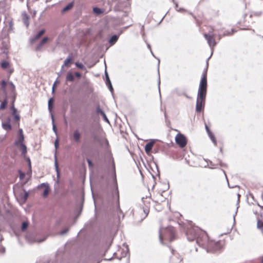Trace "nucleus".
Segmentation results:
<instances>
[{"label":"nucleus","instance_id":"obj_1","mask_svg":"<svg viewBox=\"0 0 263 263\" xmlns=\"http://www.w3.org/2000/svg\"><path fill=\"white\" fill-rule=\"evenodd\" d=\"M186 235L189 241H192L196 239L198 246L205 249L207 252L219 251L223 248L224 245L222 241L209 240L205 232L197 227H194L188 230Z\"/></svg>","mask_w":263,"mask_h":263},{"label":"nucleus","instance_id":"obj_2","mask_svg":"<svg viewBox=\"0 0 263 263\" xmlns=\"http://www.w3.org/2000/svg\"><path fill=\"white\" fill-rule=\"evenodd\" d=\"M207 91L206 69L202 73L198 90L196 104V111L200 112L204 106Z\"/></svg>","mask_w":263,"mask_h":263},{"label":"nucleus","instance_id":"obj_3","mask_svg":"<svg viewBox=\"0 0 263 263\" xmlns=\"http://www.w3.org/2000/svg\"><path fill=\"white\" fill-rule=\"evenodd\" d=\"M172 241L175 239V230L173 227H168L166 228H161L159 230V239L161 243H162V239Z\"/></svg>","mask_w":263,"mask_h":263},{"label":"nucleus","instance_id":"obj_4","mask_svg":"<svg viewBox=\"0 0 263 263\" xmlns=\"http://www.w3.org/2000/svg\"><path fill=\"white\" fill-rule=\"evenodd\" d=\"M24 136H18L17 139L14 143V145L17 147L21 151L22 155L25 157L27 150V146L24 143Z\"/></svg>","mask_w":263,"mask_h":263},{"label":"nucleus","instance_id":"obj_5","mask_svg":"<svg viewBox=\"0 0 263 263\" xmlns=\"http://www.w3.org/2000/svg\"><path fill=\"white\" fill-rule=\"evenodd\" d=\"M203 35L207 41L209 45L211 47L212 50L213 51V47L215 46L216 44V42L215 40L216 34H208L207 33H204Z\"/></svg>","mask_w":263,"mask_h":263},{"label":"nucleus","instance_id":"obj_6","mask_svg":"<svg viewBox=\"0 0 263 263\" xmlns=\"http://www.w3.org/2000/svg\"><path fill=\"white\" fill-rule=\"evenodd\" d=\"M175 141L176 143L182 148L185 147L187 143L185 137L181 134H178L176 135Z\"/></svg>","mask_w":263,"mask_h":263},{"label":"nucleus","instance_id":"obj_7","mask_svg":"<svg viewBox=\"0 0 263 263\" xmlns=\"http://www.w3.org/2000/svg\"><path fill=\"white\" fill-rule=\"evenodd\" d=\"M172 255L170 256V263H181L182 260L181 256L177 252L171 249Z\"/></svg>","mask_w":263,"mask_h":263},{"label":"nucleus","instance_id":"obj_8","mask_svg":"<svg viewBox=\"0 0 263 263\" xmlns=\"http://www.w3.org/2000/svg\"><path fill=\"white\" fill-rule=\"evenodd\" d=\"M257 205L261 208L259 215H257V227L259 229L263 228V206L257 203Z\"/></svg>","mask_w":263,"mask_h":263},{"label":"nucleus","instance_id":"obj_9","mask_svg":"<svg viewBox=\"0 0 263 263\" xmlns=\"http://www.w3.org/2000/svg\"><path fill=\"white\" fill-rule=\"evenodd\" d=\"M10 110L12 115L13 116L14 123H15L17 126L19 125V121L20 120V116L17 112L16 108L14 107L13 104L10 108Z\"/></svg>","mask_w":263,"mask_h":263},{"label":"nucleus","instance_id":"obj_10","mask_svg":"<svg viewBox=\"0 0 263 263\" xmlns=\"http://www.w3.org/2000/svg\"><path fill=\"white\" fill-rule=\"evenodd\" d=\"M129 5L128 0H118L115 7L118 10H122L124 8L128 7Z\"/></svg>","mask_w":263,"mask_h":263},{"label":"nucleus","instance_id":"obj_11","mask_svg":"<svg viewBox=\"0 0 263 263\" xmlns=\"http://www.w3.org/2000/svg\"><path fill=\"white\" fill-rule=\"evenodd\" d=\"M142 200L144 204V206L143 207V212L147 215L149 213V208L150 207V199L144 198V197L142 198Z\"/></svg>","mask_w":263,"mask_h":263},{"label":"nucleus","instance_id":"obj_12","mask_svg":"<svg viewBox=\"0 0 263 263\" xmlns=\"http://www.w3.org/2000/svg\"><path fill=\"white\" fill-rule=\"evenodd\" d=\"M45 31L44 29L40 30L36 35L30 39V43L32 44L35 42L45 33Z\"/></svg>","mask_w":263,"mask_h":263},{"label":"nucleus","instance_id":"obj_13","mask_svg":"<svg viewBox=\"0 0 263 263\" xmlns=\"http://www.w3.org/2000/svg\"><path fill=\"white\" fill-rule=\"evenodd\" d=\"M73 138L76 142H77V143L80 142V138H81V134L78 129L74 130V131L73 133Z\"/></svg>","mask_w":263,"mask_h":263},{"label":"nucleus","instance_id":"obj_14","mask_svg":"<svg viewBox=\"0 0 263 263\" xmlns=\"http://www.w3.org/2000/svg\"><path fill=\"white\" fill-rule=\"evenodd\" d=\"M74 81V75L71 71H68L66 77V81L72 82Z\"/></svg>","mask_w":263,"mask_h":263},{"label":"nucleus","instance_id":"obj_15","mask_svg":"<svg viewBox=\"0 0 263 263\" xmlns=\"http://www.w3.org/2000/svg\"><path fill=\"white\" fill-rule=\"evenodd\" d=\"M154 142H155L154 141H151L145 145V151L147 154L149 153L152 149Z\"/></svg>","mask_w":263,"mask_h":263},{"label":"nucleus","instance_id":"obj_16","mask_svg":"<svg viewBox=\"0 0 263 263\" xmlns=\"http://www.w3.org/2000/svg\"><path fill=\"white\" fill-rule=\"evenodd\" d=\"M2 127L6 130H10L12 129V126L9 122H4L2 123Z\"/></svg>","mask_w":263,"mask_h":263},{"label":"nucleus","instance_id":"obj_17","mask_svg":"<svg viewBox=\"0 0 263 263\" xmlns=\"http://www.w3.org/2000/svg\"><path fill=\"white\" fill-rule=\"evenodd\" d=\"M74 5V3L73 2L69 3L66 7H65L62 10V12H66L70 9H71Z\"/></svg>","mask_w":263,"mask_h":263},{"label":"nucleus","instance_id":"obj_18","mask_svg":"<svg viewBox=\"0 0 263 263\" xmlns=\"http://www.w3.org/2000/svg\"><path fill=\"white\" fill-rule=\"evenodd\" d=\"M118 39V36L117 35H114L110 37L109 40V43L111 45H113L117 41Z\"/></svg>","mask_w":263,"mask_h":263},{"label":"nucleus","instance_id":"obj_19","mask_svg":"<svg viewBox=\"0 0 263 263\" xmlns=\"http://www.w3.org/2000/svg\"><path fill=\"white\" fill-rule=\"evenodd\" d=\"M53 102L52 98H50L48 101V110L50 112L52 111Z\"/></svg>","mask_w":263,"mask_h":263},{"label":"nucleus","instance_id":"obj_20","mask_svg":"<svg viewBox=\"0 0 263 263\" xmlns=\"http://www.w3.org/2000/svg\"><path fill=\"white\" fill-rule=\"evenodd\" d=\"M72 63V59L71 57L69 56L65 61L64 62V64L62 65L64 67L66 66H67L69 64H70Z\"/></svg>","mask_w":263,"mask_h":263},{"label":"nucleus","instance_id":"obj_21","mask_svg":"<svg viewBox=\"0 0 263 263\" xmlns=\"http://www.w3.org/2000/svg\"><path fill=\"white\" fill-rule=\"evenodd\" d=\"M208 135L211 140L212 141L213 143L214 144V145H216L217 141L214 134L211 132L210 133H209Z\"/></svg>","mask_w":263,"mask_h":263},{"label":"nucleus","instance_id":"obj_22","mask_svg":"<svg viewBox=\"0 0 263 263\" xmlns=\"http://www.w3.org/2000/svg\"><path fill=\"white\" fill-rule=\"evenodd\" d=\"M54 165H55V170H56V172L57 173V177H59V169H58V165L56 154H55V155H54Z\"/></svg>","mask_w":263,"mask_h":263},{"label":"nucleus","instance_id":"obj_23","mask_svg":"<svg viewBox=\"0 0 263 263\" xmlns=\"http://www.w3.org/2000/svg\"><path fill=\"white\" fill-rule=\"evenodd\" d=\"M114 181H115V184L116 185V189H115V192L116 196H117L118 200H119V192L118 190V187L117 186V181H116L115 173H114Z\"/></svg>","mask_w":263,"mask_h":263},{"label":"nucleus","instance_id":"obj_24","mask_svg":"<svg viewBox=\"0 0 263 263\" xmlns=\"http://www.w3.org/2000/svg\"><path fill=\"white\" fill-rule=\"evenodd\" d=\"M29 196V193L26 191H24V194L22 196V199L25 202L27 200Z\"/></svg>","mask_w":263,"mask_h":263},{"label":"nucleus","instance_id":"obj_25","mask_svg":"<svg viewBox=\"0 0 263 263\" xmlns=\"http://www.w3.org/2000/svg\"><path fill=\"white\" fill-rule=\"evenodd\" d=\"M28 227V222L27 221H24L21 226V230L22 231H25Z\"/></svg>","mask_w":263,"mask_h":263},{"label":"nucleus","instance_id":"obj_26","mask_svg":"<svg viewBox=\"0 0 263 263\" xmlns=\"http://www.w3.org/2000/svg\"><path fill=\"white\" fill-rule=\"evenodd\" d=\"M7 104V99H5L0 105V109H4L6 108V105Z\"/></svg>","mask_w":263,"mask_h":263},{"label":"nucleus","instance_id":"obj_27","mask_svg":"<svg viewBox=\"0 0 263 263\" xmlns=\"http://www.w3.org/2000/svg\"><path fill=\"white\" fill-rule=\"evenodd\" d=\"M49 188L48 185L47 184L46 188L45 189V190L44 191L43 194V197H46L49 194Z\"/></svg>","mask_w":263,"mask_h":263},{"label":"nucleus","instance_id":"obj_28","mask_svg":"<svg viewBox=\"0 0 263 263\" xmlns=\"http://www.w3.org/2000/svg\"><path fill=\"white\" fill-rule=\"evenodd\" d=\"M9 63L6 61H3L2 62L1 66L3 68H6L9 66Z\"/></svg>","mask_w":263,"mask_h":263},{"label":"nucleus","instance_id":"obj_29","mask_svg":"<svg viewBox=\"0 0 263 263\" xmlns=\"http://www.w3.org/2000/svg\"><path fill=\"white\" fill-rule=\"evenodd\" d=\"M64 67L62 66L60 71L57 73L58 79H59L62 76V73L64 72Z\"/></svg>","mask_w":263,"mask_h":263},{"label":"nucleus","instance_id":"obj_30","mask_svg":"<svg viewBox=\"0 0 263 263\" xmlns=\"http://www.w3.org/2000/svg\"><path fill=\"white\" fill-rule=\"evenodd\" d=\"M96 112L98 114H100L101 115H103L104 113V111H103L99 106H98L96 108Z\"/></svg>","mask_w":263,"mask_h":263},{"label":"nucleus","instance_id":"obj_31","mask_svg":"<svg viewBox=\"0 0 263 263\" xmlns=\"http://www.w3.org/2000/svg\"><path fill=\"white\" fill-rule=\"evenodd\" d=\"M93 11L97 13V14H100L101 13V10L100 8L97 7H95L93 8Z\"/></svg>","mask_w":263,"mask_h":263},{"label":"nucleus","instance_id":"obj_32","mask_svg":"<svg viewBox=\"0 0 263 263\" xmlns=\"http://www.w3.org/2000/svg\"><path fill=\"white\" fill-rule=\"evenodd\" d=\"M234 32L233 29H232L231 31H227L224 33L223 35H230L232 34Z\"/></svg>","mask_w":263,"mask_h":263},{"label":"nucleus","instance_id":"obj_33","mask_svg":"<svg viewBox=\"0 0 263 263\" xmlns=\"http://www.w3.org/2000/svg\"><path fill=\"white\" fill-rule=\"evenodd\" d=\"M76 65L77 67H78L80 69H83L84 68V66L81 63L77 62L76 63Z\"/></svg>","mask_w":263,"mask_h":263},{"label":"nucleus","instance_id":"obj_34","mask_svg":"<svg viewBox=\"0 0 263 263\" xmlns=\"http://www.w3.org/2000/svg\"><path fill=\"white\" fill-rule=\"evenodd\" d=\"M217 165L214 164L212 161H210L209 168L211 169H215L217 168Z\"/></svg>","mask_w":263,"mask_h":263},{"label":"nucleus","instance_id":"obj_35","mask_svg":"<svg viewBox=\"0 0 263 263\" xmlns=\"http://www.w3.org/2000/svg\"><path fill=\"white\" fill-rule=\"evenodd\" d=\"M48 40V38L47 37H45L42 40L40 43L41 44V45H43L47 42Z\"/></svg>","mask_w":263,"mask_h":263},{"label":"nucleus","instance_id":"obj_36","mask_svg":"<svg viewBox=\"0 0 263 263\" xmlns=\"http://www.w3.org/2000/svg\"><path fill=\"white\" fill-rule=\"evenodd\" d=\"M24 23L27 27L29 26L28 17L26 16V18L24 19Z\"/></svg>","mask_w":263,"mask_h":263},{"label":"nucleus","instance_id":"obj_37","mask_svg":"<svg viewBox=\"0 0 263 263\" xmlns=\"http://www.w3.org/2000/svg\"><path fill=\"white\" fill-rule=\"evenodd\" d=\"M58 83H59V81L58 80V79L57 78L53 84L52 88V92H54L55 86L56 84H57Z\"/></svg>","mask_w":263,"mask_h":263},{"label":"nucleus","instance_id":"obj_38","mask_svg":"<svg viewBox=\"0 0 263 263\" xmlns=\"http://www.w3.org/2000/svg\"><path fill=\"white\" fill-rule=\"evenodd\" d=\"M87 161L89 167L92 168L93 166V165L91 161L89 159H87Z\"/></svg>","mask_w":263,"mask_h":263},{"label":"nucleus","instance_id":"obj_39","mask_svg":"<svg viewBox=\"0 0 263 263\" xmlns=\"http://www.w3.org/2000/svg\"><path fill=\"white\" fill-rule=\"evenodd\" d=\"M19 173H20V180H23L24 177H25V174L23 172H22L21 171H19Z\"/></svg>","mask_w":263,"mask_h":263},{"label":"nucleus","instance_id":"obj_40","mask_svg":"<svg viewBox=\"0 0 263 263\" xmlns=\"http://www.w3.org/2000/svg\"><path fill=\"white\" fill-rule=\"evenodd\" d=\"M9 85H10V88L12 91H14L15 89V85L13 84L12 82H10Z\"/></svg>","mask_w":263,"mask_h":263},{"label":"nucleus","instance_id":"obj_41","mask_svg":"<svg viewBox=\"0 0 263 263\" xmlns=\"http://www.w3.org/2000/svg\"><path fill=\"white\" fill-rule=\"evenodd\" d=\"M101 116H102V117H103V119L105 121H106L107 123L109 122V120H108V118L107 117V116H106V115L105 114V112L103 115H102Z\"/></svg>","mask_w":263,"mask_h":263},{"label":"nucleus","instance_id":"obj_42","mask_svg":"<svg viewBox=\"0 0 263 263\" xmlns=\"http://www.w3.org/2000/svg\"><path fill=\"white\" fill-rule=\"evenodd\" d=\"M52 129H53L54 133L56 135H57V129L56 126L54 123H52Z\"/></svg>","mask_w":263,"mask_h":263},{"label":"nucleus","instance_id":"obj_43","mask_svg":"<svg viewBox=\"0 0 263 263\" xmlns=\"http://www.w3.org/2000/svg\"><path fill=\"white\" fill-rule=\"evenodd\" d=\"M172 1H173V3L175 4V8H176V9H177V8H178V4H177V3H176V2H175V1H174V0H172ZM176 10H177V11H180L181 10H183V9L180 8V9H178H178H176Z\"/></svg>","mask_w":263,"mask_h":263},{"label":"nucleus","instance_id":"obj_44","mask_svg":"<svg viewBox=\"0 0 263 263\" xmlns=\"http://www.w3.org/2000/svg\"><path fill=\"white\" fill-rule=\"evenodd\" d=\"M18 136H24V134H23V129H22L20 128V129H18Z\"/></svg>","mask_w":263,"mask_h":263},{"label":"nucleus","instance_id":"obj_45","mask_svg":"<svg viewBox=\"0 0 263 263\" xmlns=\"http://www.w3.org/2000/svg\"><path fill=\"white\" fill-rule=\"evenodd\" d=\"M1 86L3 88H5L6 86V82L5 80H3L1 82Z\"/></svg>","mask_w":263,"mask_h":263},{"label":"nucleus","instance_id":"obj_46","mask_svg":"<svg viewBox=\"0 0 263 263\" xmlns=\"http://www.w3.org/2000/svg\"><path fill=\"white\" fill-rule=\"evenodd\" d=\"M68 231V229H65L63 230V231H62L61 232L60 234L61 235L65 234H66L67 233Z\"/></svg>","mask_w":263,"mask_h":263},{"label":"nucleus","instance_id":"obj_47","mask_svg":"<svg viewBox=\"0 0 263 263\" xmlns=\"http://www.w3.org/2000/svg\"><path fill=\"white\" fill-rule=\"evenodd\" d=\"M54 146H55V148L57 149L58 147H59V141H58V139H57L55 140V142H54Z\"/></svg>","mask_w":263,"mask_h":263},{"label":"nucleus","instance_id":"obj_48","mask_svg":"<svg viewBox=\"0 0 263 263\" xmlns=\"http://www.w3.org/2000/svg\"><path fill=\"white\" fill-rule=\"evenodd\" d=\"M42 46L43 45H41V44L39 43L36 47V50H40L41 49Z\"/></svg>","mask_w":263,"mask_h":263},{"label":"nucleus","instance_id":"obj_49","mask_svg":"<svg viewBox=\"0 0 263 263\" xmlns=\"http://www.w3.org/2000/svg\"><path fill=\"white\" fill-rule=\"evenodd\" d=\"M73 74L74 75V77H77L79 78L81 77V73L78 72H75Z\"/></svg>","mask_w":263,"mask_h":263},{"label":"nucleus","instance_id":"obj_50","mask_svg":"<svg viewBox=\"0 0 263 263\" xmlns=\"http://www.w3.org/2000/svg\"><path fill=\"white\" fill-rule=\"evenodd\" d=\"M50 115H51V119H52V123H54V116L52 114V112H50Z\"/></svg>","mask_w":263,"mask_h":263},{"label":"nucleus","instance_id":"obj_51","mask_svg":"<svg viewBox=\"0 0 263 263\" xmlns=\"http://www.w3.org/2000/svg\"><path fill=\"white\" fill-rule=\"evenodd\" d=\"M106 85L107 86H109L110 84H111V81H110V79L106 80Z\"/></svg>","mask_w":263,"mask_h":263},{"label":"nucleus","instance_id":"obj_52","mask_svg":"<svg viewBox=\"0 0 263 263\" xmlns=\"http://www.w3.org/2000/svg\"><path fill=\"white\" fill-rule=\"evenodd\" d=\"M108 87L109 90L110 91V92L111 93H112L113 92V88H112V85L110 84V85L108 86Z\"/></svg>","mask_w":263,"mask_h":263},{"label":"nucleus","instance_id":"obj_53","mask_svg":"<svg viewBox=\"0 0 263 263\" xmlns=\"http://www.w3.org/2000/svg\"><path fill=\"white\" fill-rule=\"evenodd\" d=\"M108 87L109 90L110 91V92L111 93H112L113 92V88H112V85L110 84V85L108 86Z\"/></svg>","mask_w":263,"mask_h":263},{"label":"nucleus","instance_id":"obj_54","mask_svg":"<svg viewBox=\"0 0 263 263\" xmlns=\"http://www.w3.org/2000/svg\"><path fill=\"white\" fill-rule=\"evenodd\" d=\"M205 129L206 130V132L208 133V134L209 133H211V132L210 131L209 128L208 127V126L206 125H205Z\"/></svg>","mask_w":263,"mask_h":263},{"label":"nucleus","instance_id":"obj_55","mask_svg":"<svg viewBox=\"0 0 263 263\" xmlns=\"http://www.w3.org/2000/svg\"><path fill=\"white\" fill-rule=\"evenodd\" d=\"M160 78H159V79H158V89H159V93L160 94Z\"/></svg>","mask_w":263,"mask_h":263},{"label":"nucleus","instance_id":"obj_56","mask_svg":"<svg viewBox=\"0 0 263 263\" xmlns=\"http://www.w3.org/2000/svg\"><path fill=\"white\" fill-rule=\"evenodd\" d=\"M11 121V118L9 117L8 118H7L5 122H9V123H10Z\"/></svg>","mask_w":263,"mask_h":263},{"label":"nucleus","instance_id":"obj_57","mask_svg":"<svg viewBox=\"0 0 263 263\" xmlns=\"http://www.w3.org/2000/svg\"><path fill=\"white\" fill-rule=\"evenodd\" d=\"M105 74L106 80H108V79H109V78L108 74V73H107V72H106V70H105Z\"/></svg>","mask_w":263,"mask_h":263},{"label":"nucleus","instance_id":"obj_58","mask_svg":"<svg viewBox=\"0 0 263 263\" xmlns=\"http://www.w3.org/2000/svg\"><path fill=\"white\" fill-rule=\"evenodd\" d=\"M219 165L222 167H226V164L222 163L220 161H219Z\"/></svg>","mask_w":263,"mask_h":263},{"label":"nucleus","instance_id":"obj_59","mask_svg":"<svg viewBox=\"0 0 263 263\" xmlns=\"http://www.w3.org/2000/svg\"><path fill=\"white\" fill-rule=\"evenodd\" d=\"M213 31H214V29L212 28L210 30H209V33H208V34H214L213 33Z\"/></svg>","mask_w":263,"mask_h":263},{"label":"nucleus","instance_id":"obj_60","mask_svg":"<svg viewBox=\"0 0 263 263\" xmlns=\"http://www.w3.org/2000/svg\"><path fill=\"white\" fill-rule=\"evenodd\" d=\"M147 47H148V49L151 50V52L152 54L154 55L153 53V52H152V51L151 50V46H150V45L149 44L147 45Z\"/></svg>","mask_w":263,"mask_h":263},{"label":"nucleus","instance_id":"obj_61","mask_svg":"<svg viewBox=\"0 0 263 263\" xmlns=\"http://www.w3.org/2000/svg\"><path fill=\"white\" fill-rule=\"evenodd\" d=\"M222 170V171L223 172V174H224V175H225V176H226V179H227V175H226V174L225 171H224L223 170Z\"/></svg>","mask_w":263,"mask_h":263},{"label":"nucleus","instance_id":"obj_62","mask_svg":"<svg viewBox=\"0 0 263 263\" xmlns=\"http://www.w3.org/2000/svg\"><path fill=\"white\" fill-rule=\"evenodd\" d=\"M46 186V184L44 183H42L41 185H40V186Z\"/></svg>","mask_w":263,"mask_h":263},{"label":"nucleus","instance_id":"obj_63","mask_svg":"<svg viewBox=\"0 0 263 263\" xmlns=\"http://www.w3.org/2000/svg\"><path fill=\"white\" fill-rule=\"evenodd\" d=\"M45 238H44V239H42V240H39V242H43V241H44V240H45Z\"/></svg>","mask_w":263,"mask_h":263},{"label":"nucleus","instance_id":"obj_64","mask_svg":"<svg viewBox=\"0 0 263 263\" xmlns=\"http://www.w3.org/2000/svg\"><path fill=\"white\" fill-rule=\"evenodd\" d=\"M184 96H185V97H186L187 98H191L189 96H188L186 94H184Z\"/></svg>","mask_w":263,"mask_h":263}]
</instances>
